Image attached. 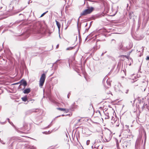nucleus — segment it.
Here are the masks:
<instances>
[{"instance_id": "nucleus-47", "label": "nucleus", "mask_w": 149, "mask_h": 149, "mask_svg": "<svg viewBox=\"0 0 149 149\" xmlns=\"http://www.w3.org/2000/svg\"><path fill=\"white\" fill-rule=\"evenodd\" d=\"M92 148H93V146H92Z\"/></svg>"}, {"instance_id": "nucleus-36", "label": "nucleus", "mask_w": 149, "mask_h": 149, "mask_svg": "<svg viewBox=\"0 0 149 149\" xmlns=\"http://www.w3.org/2000/svg\"><path fill=\"white\" fill-rule=\"evenodd\" d=\"M119 124L118 123L117 124H116V126L117 127H118L119 126Z\"/></svg>"}, {"instance_id": "nucleus-27", "label": "nucleus", "mask_w": 149, "mask_h": 149, "mask_svg": "<svg viewBox=\"0 0 149 149\" xmlns=\"http://www.w3.org/2000/svg\"><path fill=\"white\" fill-rule=\"evenodd\" d=\"M20 81L18 82H17V83H14V84H13V85H16V84H20Z\"/></svg>"}, {"instance_id": "nucleus-35", "label": "nucleus", "mask_w": 149, "mask_h": 149, "mask_svg": "<svg viewBox=\"0 0 149 149\" xmlns=\"http://www.w3.org/2000/svg\"><path fill=\"white\" fill-rule=\"evenodd\" d=\"M98 113L100 114V115L101 116V113H100V111H98Z\"/></svg>"}, {"instance_id": "nucleus-22", "label": "nucleus", "mask_w": 149, "mask_h": 149, "mask_svg": "<svg viewBox=\"0 0 149 149\" xmlns=\"http://www.w3.org/2000/svg\"><path fill=\"white\" fill-rule=\"evenodd\" d=\"M107 84L108 85H109V86H111V83L109 81H108V80L107 81Z\"/></svg>"}, {"instance_id": "nucleus-33", "label": "nucleus", "mask_w": 149, "mask_h": 149, "mask_svg": "<svg viewBox=\"0 0 149 149\" xmlns=\"http://www.w3.org/2000/svg\"><path fill=\"white\" fill-rule=\"evenodd\" d=\"M43 133H44V134H47V132H43Z\"/></svg>"}, {"instance_id": "nucleus-46", "label": "nucleus", "mask_w": 149, "mask_h": 149, "mask_svg": "<svg viewBox=\"0 0 149 149\" xmlns=\"http://www.w3.org/2000/svg\"><path fill=\"white\" fill-rule=\"evenodd\" d=\"M97 41H98V40L96 42V45H97Z\"/></svg>"}, {"instance_id": "nucleus-20", "label": "nucleus", "mask_w": 149, "mask_h": 149, "mask_svg": "<svg viewBox=\"0 0 149 149\" xmlns=\"http://www.w3.org/2000/svg\"><path fill=\"white\" fill-rule=\"evenodd\" d=\"M8 122H9V123L10 124H11V125H12L13 126H14V125H13V123H12V122H10V120L8 118Z\"/></svg>"}, {"instance_id": "nucleus-45", "label": "nucleus", "mask_w": 149, "mask_h": 149, "mask_svg": "<svg viewBox=\"0 0 149 149\" xmlns=\"http://www.w3.org/2000/svg\"><path fill=\"white\" fill-rule=\"evenodd\" d=\"M67 27H68V26H67V27H66L65 29V30H66V29H67Z\"/></svg>"}, {"instance_id": "nucleus-34", "label": "nucleus", "mask_w": 149, "mask_h": 149, "mask_svg": "<svg viewBox=\"0 0 149 149\" xmlns=\"http://www.w3.org/2000/svg\"><path fill=\"white\" fill-rule=\"evenodd\" d=\"M146 134H145V141H146Z\"/></svg>"}, {"instance_id": "nucleus-23", "label": "nucleus", "mask_w": 149, "mask_h": 149, "mask_svg": "<svg viewBox=\"0 0 149 149\" xmlns=\"http://www.w3.org/2000/svg\"><path fill=\"white\" fill-rule=\"evenodd\" d=\"M90 141L89 140H88L87 141H86V144L87 145H88L89 143H90Z\"/></svg>"}, {"instance_id": "nucleus-3", "label": "nucleus", "mask_w": 149, "mask_h": 149, "mask_svg": "<svg viewBox=\"0 0 149 149\" xmlns=\"http://www.w3.org/2000/svg\"><path fill=\"white\" fill-rule=\"evenodd\" d=\"M46 78L45 74L43 73L41 75L40 80L39 86L41 88L43 86Z\"/></svg>"}, {"instance_id": "nucleus-39", "label": "nucleus", "mask_w": 149, "mask_h": 149, "mask_svg": "<svg viewBox=\"0 0 149 149\" xmlns=\"http://www.w3.org/2000/svg\"><path fill=\"white\" fill-rule=\"evenodd\" d=\"M79 18L78 19V22H77V25H78V22H79Z\"/></svg>"}, {"instance_id": "nucleus-16", "label": "nucleus", "mask_w": 149, "mask_h": 149, "mask_svg": "<svg viewBox=\"0 0 149 149\" xmlns=\"http://www.w3.org/2000/svg\"><path fill=\"white\" fill-rule=\"evenodd\" d=\"M57 109L61 111H64L65 110V109L64 108H57Z\"/></svg>"}, {"instance_id": "nucleus-40", "label": "nucleus", "mask_w": 149, "mask_h": 149, "mask_svg": "<svg viewBox=\"0 0 149 149\" xmlns=\"http://www.w3.org/2000/svg\"><path fill=\"white\" fill-rule=\"evenodd\" d=\"M58 45L56 47V48H58Z\"/></svg>"}, {"instance_id": "nucleus-6", "label": "nucleus", "mask_w": 149, "mask_h": 149, "mask_svg": "<svg viewBox=\"0 0 149 149\" xmlns=\"http://www.w3.org/2000/svg\"><path fill=\"white\" fill-rule=\"evenodd\" d=\"M130 143L127 142L124 143L123 145V149H129L130 147Z\"/></svg>"}, {"instance_id": "nucleus-37", "label": "nucleus", "mask_w": 149, "mask_h": 149, "mask_svg": "<svg viewBox=\"0 0 149 149\" xmlns=\"http://www.w3.org/2000/svg\"><path fill=\"white\" fill-rule=\"evenodd\" d=\"M64 1V3L65 4L66 3V0H63Z\"/></svg>"}, {"instance_id": "nucleus-19", "label": "nucleus", "mask_w": 149, "mask_h": 149, "mask_svg": "<svg viewBox=\"0 0 149 149\" xmlns=\"http://www.w3.org/2000/svg\"><path fill=\"white\" fill-rule=\"evenodd\" d=\"M8 122H9V123L10 124H11V125H12L13 126H14V125H13V123H12V122H10V120L8 118Z\"/></svg>"}, {"instance_id": "nucleus-21", "label": "nucleus", "mask_w": 149, "mask_h": 149, "mask_svg": "<svg viewBox=\"0 0 149 149\" xmlns=\"http://www.w3.org/2000/svg\"><path fill=\"white\" fill-rule=\"evenodd\" d=\"M135 100V99H134L133 101H131L130 102H131L132 104H134V102Z\"/></svg>"}, {"instance_id": "nucleus-9", "label": "nucleus", "mask_w": 149, "mask_h": 149, "mask_svg": "<svg viewBox=\"0 0 149 149\" xmlns=\"http://www.w3.org/2000/svg\"><path fill=\"white\" fill-rule=\"evenodd\" d=\"M31 91V89L30 88H28L25 89L23 91V93L24 94H28Z\"/></svg>"}, {"instance_id": "nucleus-5", "label": "nucleus", "mask_w": 149, "mask_h": 149, "mask_svg": "<svg viewBox=\"0 0 149 149\" xmlns=\"http://www.w3.org/2000/svg\"><path fill=\"white\" fill-rule=\"evenodd\" d=\"M20 84L19 86V88H20L21 86L22 85H23L24 87V88L22 89V90H23L24 89L25 87L27 85V84L26 81L23 79H22L20 81Z\"/></svg>"}, {"instance_id": "nucleus-10", "label": "nucleus", "mask_w": 149, "mask_h": 149, "mask_svg": "<svg viewBox=\"0 0 149 149\" xmlns=\"http://www.w3.org/2000/svg\"><path fill=\"white\" fill-rule=\"evenodd\" d=\"M55 22L56 23V25L58 29V30L59 31L60 30V28L61 27V25L60 23L58 21H57L56 20Z\"/></svg>"}, {"instance_id": "nucleus-42", "label": "nucleus", "mask_w": 149, "mask_h": 149, "mask_svg": "<svg viewBox=\"0 0 149 149\" xmlns=\"http://www.w3.org/2000/svg\"><path fill=\"white\" fill-rule=\"evenodd\" d=\"M50 126V125H48V127L47 128H48V127H49Z\"/></svg>"}, {"instance_id": "nucleus-14", "label": "nucleus", "mask_w": 149, "mask_h": 149, "mask_svg": "<svg viewBox=\"0 0 149 149\" xmlns=\"http://www.w3.org/2000/svg\"><path fill=\"white\" fill-rule=\"evenodd\" d=\"M28 148L30 149H36V148L33 146H30Z\"/></svg>"}, {"instance_id": "nucleus-51", "label": "nucleus", "mask_w": 149, "mask_h": 149, "mask_svg": "<svg viewBox=\"0 0 149 149\" xmlns=\"http://www.w3.org/2000/svg\"><path fill=\"white\" fill-rule=\"evenodd\" d=\"M59 36L60 37V35H59Z\"/></svg>"}, {"instance_id": "nucleus-28", "label": "nucleus", "mask_w": 149, "mask_h": 149, "mask_svg": "<svg viewBox=\"0 0 149 149\" xmlns=\"http://www.w3.org/2000/svg\"><path fill=\"white\" fill-rule=\"evenodd\" d=\"M128 91H129V90L127 89L126 90V91L125 92V93L127 94L128 93Z\"/></svg>"}, {"instance_id": "nucleus-4", "label": "nucleus", "mask_w": 149, "mask_h": 149, "mask_svg": "<svg viewBox=\"0 0 149 149\" xmlns=\"http://www.w3.org/2000/svg\"><path fill=\"white\" fill-rule=\"evenodd\" d=\"M122 88L121 85L120 83H118L115 85L114 89L116 92H119L121 91Z\"/></svg>"}, {"instance_id": "nucleus-12", "label": "nucleus", "mask_w": 149, "mask_h": 149, "mask_svg": "<svg viewBox=\"0 0 149 149\" xmlns=\"http://www.w3.org/2000/svg\"><path fill=\"white\" fill-rule=\"evenodd\" d=\"M75 48V46H74V47H70L67 48L66 49V50H71L72 49H74Z\"/></svg>"}, {"instance_id": "nucleus-24", "label": "nucleus", "mask_w": 149, "mask_h": 149, "mask_svg": "<svg viewBox=\"0 0 149 149\" xmlns=\"http://www.w3.org/2000/svg\"><path fill=\"white\" fill-rule=\"evenodd\" d=\"M146 59V61H149V56H147Z\"/></svg>"}, {"instance_id": "nucleus-26", "label": "nucleus", "mask_w": 149, "mask_h": 149, "mask_svg": "<svg viewBox=\"0 0 149 149\" xmlns=\"http://www.w3.org/2000/svg\"><path fill=\"white\" fill-rule=\"evenodd\" d=\"M118 122V120H116V121H115L114 120L113 123H116L117 122ZM112 123H113V122H112Z\"/></svg>"}, {"instance_id": "nucleus-31", "label": "nucleus", "mask_w": 149, "mask_h": 149, "mask_svg": "<svg viewBox=\"0 0 149 149\" xmlns=\"http://www.w3.org/2000/svg\"><path fill=\"white\" fill-rule=\"evenodd\" d=\"M68 114H66V115H65L64 114H62L61 116H68Z\"/></svg>"}, {"instance_id": "nucleus-8", "label": "nucleus", "mask_w": 149, "mask_h": 149, "mask_svg": "<svg viewBox=\"0 0 149 149\" xmlns=\"http://www.w3.org/2000/svg\"><path fill=\"white\" fill-rule=\"evenodd\" d=\"M103 117L105 119H109V113L107 112L104 113V115L103 116Z\"/></svg>"}, {"instance_id": "nucleus-44", "label": "nucleus", "mask_w": 149, "mask_h": 149, "mask_svg": "<svg viewBox=\"0 0 149 149\" xmlns=\"http://www.w3.org/2000/svg\"><path fill=\"white\" fill-rule=\"evenodd\" d=\"M69 94L68 95V98H69Z\"/></svg>"}, {"instance_id": "nucleus-30", "label": "nucleus", "mask_w": 149, "mask_h": 149, "mask_svg": "<svg viewBox=\"0 0 149 149\" xmlns=\"http://www.w3.org/2000/svg\"><path fill=\"white\" fill-rule=\"evenodd\" d=\"M106 52H105L104 53H103L101 55V56H103V55L104 54L106 53Z\"/></svg>"}, {"instance_id": "nucleus-7", "label": "nucleus", "mask_w": 149, "mask_h": 149, "mask_svg": "<svg viewBox=\"0 0 149 149\" xmlns=\"http://www.w3.org/2000/svg\"><path fill=\"white\" fill-rule=\"evenodd\" d=\"M143 47L138 46L137 47V51L138 52H143Z\"/></svg>"}, {"instance_id": "nucleus-38", "label": "nucleus", "mask_w": 149, "mask_h": 149, "mask_svg": "<svg viewBox=\"0 0 149 149\" xmlns=\"http://www.w3.org/2000/svg\"><path fill=\"white\" fill-rule=\"evenodd\" d=\"M92 22H90V26H89V28H89V27H90V26H91V23H92Z\"/></svg>"}, {"instance_id": "nucleus-2", "label": "nucleus", "mask_w": 149, "mask_h": 149, "mask_svg": "<svg viewBox=\"0 0 149 149\" xmlns=\"http://www.w3.org/2000/svg\"><path fill=\"white\" fill-rule=\"evenodd\" d=\"M93 9L94 8L93 7H91L90 8L86 9L81 13V15H86L88 14H90L93 11Z\"/></svg>"}, {"instance_id": "nucleus-1", "label": "nucleus", "mask_w": 149, "mask_h": 149, "mask_svg": "<svg viewBox=\"0 0 149 149\" xmlns=\"http://www.w3.org/2000/svg\"><path fill=\"white\" fill-rule=\"evenodd\" d=\"M104 136L105 140V142H107L109 141L111 139L112 134L109 130L107 129L105 131Z\"/></svg>"}, {"instance_id": "nucleus-43", "label": "nucleus", "mask_w": 149, "mask_h": 149, "mask_svg": "<svg viewBox=\"0 0 149 149\" xmlns=\"http://www.w3.org/2000/svg\"><path fill=\"white\" fill-rule=\"evenodd\" d=\"M2 48L0 49V52L1 51V50H2Z\"/></svg>"}, {"instance_id": "nucleus-17", "label": "nucleus", "mask_w": 149, "mask_h": 149, "mask_svg": "<svg viewBox=\"0 0 149 149\" xmlns=\"http://www.w3.org/2000/svg\"><path fill=\"white\" fill-rule=\"evenodd\" d=\"M99 48L100 47H99L98 48H97V46L96 45L95 46L93 47V49H94V51H95L97 50L98 49H99Z\"/></svg>"}, {"instance_id": "nucleus-11", "label": "nucleus", "mask_w": 149, "mask_h": 149, "mask_svg": "<svg viewBox=\"0 0 149 149\" xmlns=\"http://www.w3.org/2000/svg\"><path fill=\"white\" fill-rule=\"evenodd\" d=\"M141 104H143V106L141 107V109L142 111H143L144 109L145 108V106L147 105V104H145V103H143V102H142L141 103Z\"/></svg>"}, {"instance_id": "nucleus-32", "label": "nucleus", "mask_w": 149, "mask_h": 149, "mask_svg": "<svg viewBox=\"0 0 149 149\" xmlns=\"http://www.w3.org/2000/svg\"><path fill=\"white\" fill-rule=\"evenodd\" d=\"M95 143H96V141H95L93 142V143L92 144H93V145H94V144H95Z\"/></svg>"}, {"instance_id": "nucleus-41", "label": "nucleus", "mask_w": 149, "mask_h": 149, "mask_svg": "<svg viewBox=\"0 0 149 149\" xmlns=\"http://www.w3.org/2000/svg\"><path fill=\"white\" fill-rule=\"evenodd\" d=\"M87 25H88V23H86V25H85V26H87Z\"/></svg>"}, {"instance_id": "nucleus-49", "label": "nucleus", "mask_w": 149, "mask_h": 149, "mask_svg": "<svg viewBox=\"0 0 149 149\" xmlns=\"http://www.w3.org/2000/svg\"><path fill=\"white\" fill-rule=\"evenodd\" d=\"M57 116V117H58L60 116Z\"/></svg>"}, {"instance_id": "nucleus-29", "label": "nucleus", "mask_w": 149, "mask_h": 149, "mask_svg": "<svg viewBox=\"0 0 149 149\" xmlns=\"http://www.w3.org/2000/svg\"><path fill=\"white\" fill-rule=\"evenodd\" d=\"M60 60H57L56 61V62L54 63V64L56 63L57 62H58V61H60Z\"/></svg>"}, {"instance_id": "nucleus-18", "label": "nucleus", "mask_w": 149, "mask_h": 149, "mask_svg": "<svg viewBox=\"0 0 149 149\" xmlns=\"http://www.w3.org/2000/svg\"><path fill=\"white\" fill-rule=\"evenodd\" d=\"M48 12V11H47L46 12H45V13H43V14H42L41 15V16H40V17H43V16L45 15V14L46 13H47V12Z\"/></svg>"}, {"instance_id": "nucleus-13", "label": "nucleus", "mask_w": 149, "mask_h": 149, "mask_svg": "<svg viewBox=\"0 0 149 149\" xmlns=\"http://www.w3.org/2000/svg\"><path fill=\"white\" fill-rule=\"evenodd\" d=\"M21 99L24 102H26L27 100V98L26 96L22 97Z\"/></svg>"}, {"instance_id": "nucleus-48", "label": "nucleus", "mask_w": 149, "mask_h": 149, "mask_svg": "<svg viewBox=\"0 0 149 149\" xmlns=\"http://www.w3.org/2000/svg\"><path fill=\"white\" fill-rule=\"evenodd\" d=\"M88 1H92L91 0H88Z\"/></svg>"}, {"instance_id": "nucleus-50", "label": "nucleus", "mask_w": 149, "mask_h": 149, "mask_svg": "<svg viewBox=\"0 0 149 149\" xmlns=\"http://www.w3.org/2000/svg\"><path fill=\"white\" fill-rule=\"evenodd\" d=\"M118 144L117 143V146H118Z\"/></svg>"}, {"instance_id": "nucleus-25", "label": "nucleus", "mask_w": 149, "mask_h": 149, "mask_svg": "<svg viewBox=\"0 0 149 149\" xmlns=\"http://www.w3.org/2000/svg\"><path fill=\"white\" fill-rule=\"evenodd\" d=\"M123 46V45H122V44H121L120 45V47L119 48V49H122V47Z\"/></svg>"}, {"instance_id": "nucleus-15", "label": "nucleus", "mask_w": 149, "mask_h": 149, "mask_svg": "<svg viewBox=\"0 0 149 149\" xmlns=\"http://www.w3.org/2000/svg\"><path fill=\"white\" fill-rule=\"evenodd\" d=\"M17 0H14L12 1L11 2V4H12L13 5V4L14 3H15L17 2Z\"/></svg>"}]
</instances>
